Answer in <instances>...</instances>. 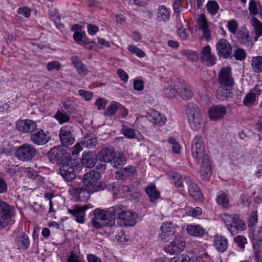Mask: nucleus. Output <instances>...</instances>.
I'll return each mask as SVG.
<instances>
[{"label":"nucleus","instance_id":"nucleus-1","mask_svg":"<svg viewBox=\"0 0 262 262\" xmlns=\"http://www.w3.org/2000/svg\"><path fill=\"white\" fill-rule=\"evenodd\" d=\"M94 215L92 223L97 229H100L103 226H113L115 224V217L118 224L121 226H133L136 223L138 218L137 214L129 211L121 205H116L108 210L97 209L94 210Z\"/></svg>","mask_w":262,"mask_h":262},{"label":"nucleus","instance_id":"nucleus-2","mask_svg":"<svg viewBox=\"0 0 262 262\" xmlns=\"http://www.w3.org/2000/svg\"><path fill=\"white\" fill-rule=\"evenodd\" d=\"M221 84L217 91V95L221 99H225L231 97V90L234 84V78L232 76L231 70L229 68L222 69L219 76Z\"/></svg>","mask_w":262,"mask_h":262},{"label":"nucleus","instance_id":"nucleus-3","mask_svg":"<svg viewBox=\"0 0 262 262\" xmlns=\"http://www.w3.org/2000/svg\"><path fill=\"white\" fill-rule=\"evenodd\" d=\"M101 178V173L95 170H90L84 175L83 182L88 192L93 193L104 189L106 184L100 181Z\"/></svg>","mask_w":262,"mask_h":262},{"label":"nucleus","instance_id":"nucleus-4","mask_svg":"<svg viewBox=\"0 0 262 262\" xmlns=\"http://www.w3.org/2000/svg\"><path fill=\"white\" fill-rule=\"evenodd\" d=\"M221 220L232 235H234L236 231H243L246 229L245 223L236 214H222L221 215Z\"/></svg>","mask_w":262,"mask_h":262},{"label":"nucleus","instance_id":"nucleus-5","mask_svg":"<svg viewBox=\"0 0 262 262\" xmlns=\"http://www.w3.org/2000/svg\"><path fill=\"white\" fill-rule=\"evenodd\" d=\"M186 114L189 124L195 130L201 127L203 115L201 110L194 103H189L186 107Z\"/></svg>","mask_w":262,"mask_h":262},{"label":"nucleus","instance_id":"nucleus-6","mask_svg":"<svg viewBox=\"0 0 262 262\" xmlns=\"http://www.w3.org/2000/svg\"><path fill=\"white\" fill-rule=\"evenodd\" d=\"M15 215L14 208L6 202L0 201V229L6 227L9 224H13L12 220Z\"/></svg>","mask_w":262,"mask_h":262},{"label":"nucleus","instance_id":"nucleus-7","mask_svg":"<svg viewBox=\"0 0 262 262\" xmlns=\"http://www.w3.org/2000/svg\"><path fill=\"white\" fill-rule=\"evenodd\" d=\"M47 156L53 163L60 165L69 161L71 155L60 147H54L47 154Z\"/></svg>","mask_w":262,"mask_h":262},{"label":"nucleus","instance_id":"nucleus-8","mask_svg":"<svg viewBox=\"0 0 262 262\" xmlns=\"http://www.w3.org/2000/svg\"><path fill=\"white\" fill-rule=\"evenodd\" d=\"M205 146L202 138L196 136L191 142V152L192 157L196 160L198 163L199 160L203 159L205 156Z\"/></svg>","mask_w":262,"mask_h":262},{"label":"nucleus","instance_id":"nucleus-9","mask_svg":"<svg viewBox=\"0 0 262 262\" xmlns=\"http://www.w3.org/2000/svg\"><path fill=\"white\" fill-rule=\"evenodd\" d=\"M36 150L31 144L25 143L18 147L16 151V156L21 161H29L36 155Z\"/></svg>","mask_w":262,"mask_h":262},{"label":"nucleus","instance_id":"nucleus-10","mask_svg":"<svg viewBox=\"0 0 262 262\" xmlns=\"http://www.w3.org/2000/svg\"><path fill=\"white\" fill-rule=\"evenodd\" d=\"M165 248V251L170 254H174L181 252L184 250L185 242L179 235L174 236Z\"/></svg>","mask_w":262,"mask_h":262},{"label":"nucleus","instance_id":"nucleus-11","mask_svg":"<svg viewBox=\"0 0 262 262\" xmlns=\"http://www.w3.org/2000/svg\"><path fill=\"white\" fill-rule=\"evenodd\" d=\"M60 172L62 178L67 181H71L76 178L75 170L77 166L72 162L71 159L69 161L60 164Z\"/></svg>","mask_w":262,"mask_h":262},{"label":"nucleus","instance_id":"nucleus-12","mask_svg":"<svg viewBox=\"0 0 262 262\" xmlns=\"http://www.w3.org/2000/svg\"><path fill=\"white\" fill-rule=\"evenodd\" d=\"M50 139L49 132L41 129H35L31 135V141L36 145H44Z\"/></svg>","mask_w":262,"mask_h":262},{"label":"nucleus","instance_id":"nucleus-13","mask_svg":"<svg viewBox=\"0 0 262 262\" xmlns=\"http://www.w3.org/2000/svg\"><path fill=\"white\" fill-rule=\"evenodd\" d=\"M217 53L220 57L228 58L232 53V46L227 39H221L216 44Z\"/></svg>","mask_w":262,"mask_h":262},{"label":"nucleus","instance_id":"nucleus-14","mask_svg":"<svg viewBox=\"0 0 262 262\" xmlns=\"http://www.w3.org/2000/svg\"><path fill=\"white\" fill-rule=\"evenodd\" d=\"M72 132V128L70 125H65L61 128L59 138L62 145L69 146L74 143L75 138Z\"/></svg>","mask_w":262,"mask_h":262},{"label":"nucleus","instance_id":"nucleus-15","mask_svg":"<svg viewBox=\"0 0 262 262\" xmlns=\"http://www.w3.org/2000/svg\"><path fill=\"white\" fill-rule=\"evenodd\" d=\"M261 93L262 90L259 86L256 85L245 95L243 99V105L246 107L254 105Z\"/></svg>","mask_w":262,"mask_h":262},{"label":"nucleus","instance_id":"nucleus-16","mask_svg":"<svg viewBox=\"0 0 262 262\" xmlns=\"http://www.w3.org/2000/svg\"><path fill=\"white\" fill-rule=\"evenodd\" d=\"M200 172L202 180L206 181L209 180L212 174V168L208 156H205L203 157Z\"/></svg>","mask_w":262,"mask_h":262},{"label":"nucleus","instance_id":"nucleus-17","mask_svg":"<svg viewBox=\"0 0 262 262\" xmlns=\"http://www.w3.org/2000/svg\"><path fill=\"white\" fill-rule=\"evenodd\" d=\"M160 231L159 238L163 242L169 241L176 235L174 234V229L170 223H164L161 226Z\"/></svg>","mask_w":262,"mask_h":262},{"label":"nucleus","instance_id":"nucleus-18","mask_svg":"<svg viewBox=\"0 0 262 262\" xmlns=\"http://www.w3.org/2000/svg\"><path fill=\"white\" fill-rule=\"evenodd\" d=\"M227 108L221 105H215L210 107L208 111L209 117L213 121H218L226 115Z\"/></svg>","mask_w":262,"mask_h":262},{"label":"nucleus","instance_id":"nucleus-19","mask_svg":"<svg viewBox=\"0 0 262 262\" xmlns=\"http://www.w3.org/2000/svg\"><path fill=\"white\" fill-rule=\"evenodd\" d=\"M146 117L149 121L159 126L164 125L167 120L163 115L155 110H150L146 113Z\"/></svg>","mask_w":262,"mask_h":262},{"label":"nucleus","instance_id":"nucleus-20","mask_svg":"<svg viewBox=\"0 0 262 262\" xmlns=\"http://www.w3.org/2000/svg\"><path fill=\"white\" fill-rule=\"evenodd\" d=\"M87 209V205L83 206L75 205L72 208L68 209V212L75 217L77 223L82 224L84 222L85 211Z\"/></svg>","mask_w":262,"mask_h":262},{"label":"nucleus","instance_id":"nucleus-21","mask_svg":"<svg viewBox=\"0 0 262 262\" xmlns=\"http://www.w3.org/2000/svg\"><path fill=\"white\" fill-rule=\"evenodd\" d=\"M201 60L202 62L209 66H212L215 63L216 58L211 53V48L209 45H206L202 49L201 52Z\"/></svg>","mask_w":262,"mask_h":262},{"label":"nucleus","instance_id":"nucleus-22","mask_svg":"<svg viewBox=\"0 0 262 262\" xmlns=\"http://www.w3.org/2000/svg\"><path fill=\"white\" fill-rule=\"evenodd\" d=\"M16 128L23 133L31 132L37 127L35 122L31 120H20L16 124Z\"/></svg>","mask_w":262,"mask_h":262},{"label":"nucleus","instance_id":"nucleus-23","mask_svg":"<svg viewBox=\"0 0 262 262\" xmlns=\"http://www.w3.org/2000/svg\"><path fill=\"white\" fill-rule=\"evenodd\" d=\"M199 28L202 31L203 36L207 40L211 39V30L209 29V24L207 21L206 16L202 14L198 18Z\"/></svg>","mask_w":262,"mask_h":262},{"label":"nucleus","instance_id":"nucleus-24","mask_svg":"<svg viewBox=\"0 0 262 262\" xmlns=\"http://www.w3.org/2000/svg\"><path fill=\"white\" fill-rule=\"evenodd\" d=\"M186 183L188 185V190L189 194L195 200H200L202 198V194L200 188L195 183L192 182L191 178L185 177Z\"/></svg>","mask_w":262,"mask_h":262},{"label":"nucleus","instance_id":"nucleus-25","mask_svg":"<svg viewBox=\"0 0 262 262\" xmlns=\"http://www.w3.org/2000/svg\"><path fill=\"white\" fill-rule=\"evenodd\" d=\"M213 245L218 251L224 252L228 249V241L225 236L216 235L214 236Z\"/></svg>","mask_w":262,"mask_h":262},{"label":"nucleus","instance_id":"nucleus-26","mask_svg":"<svg viewBox=\"0 0 262 262\" xmlns=\"http://www.w3.org/2000/svg\"><path fill=\"white\" fill-rule=\"evenodd\" d=\"M114 157L115 153L112 148H103L97 155V159L104 162L112 161Z\"/></svg>","mask_w":262,"mask_h":262},{"label":"nucleus","instance_id":"nucleus-27","mask_svg":"<svg viewBox=\"0 0 262 262\" xmlns=\"http://www.w3.org/2000/svg\"><path fill=\"white\" fill-rule=\"evenodd\" d=\"M179 96L183 99L187 100L191 98L193 96V93L189 88V85L184 81H180L178 86Z\"/></svg>","mask_w":262,"mask_h":262},{"label":"nucleus","instance_id":"nucleus-28","mask_svg":"<svg viewBox=\"0 0 262 262\" xmlns=\"http://www.w3.org/2000/svg\"><path fill=\"white\" fill-rule=\"evenodd\" d=\"M15 242L18 249L22 250H27L30 246V240L28 236L25 233L21 232L18 235L15 239Z\"/></svg>","mask_w":262,"mask_h":262},{"label":"nucleus","instance_id":"nucleus-29","mask_svg":"<svg viewBox=\"0 0 262 262\" xmlns=\"http://www.w3.org/2000/svg\"><path fill=\"white\" fill-rule=\"evenodd\" d=\"M137 174V171L135 167L133 166H129L120 171H117L116 177L118 179L123 180L126 177H130Z\"/></svg>","mask_w":262,"mask_h":262},{"label":"nucleus","instance_id":"nucleus-30","mask_svg":"<svg viewBox=\"0 0 262 262\" xmlns=\"http://www.w3.org/2000/svg\"><path fill=\"white\" fill-rule=\"evenodd\" d=\"M98 160L91 152H84L82 155V163L86 167L91 168L93 167Z\"/></svg>","mask_w":262,"mask_h":262},{"label":"nucleus","instance_id":"nucleus-31","mask_svg":"<svg viewBox=\"0 0 262 262\" xmlns=\"http://www.w3.org/2000/svg\"><path fill=\"white\" fill-rule=\"evenodd\" d=\"M170 16V10L169 8L163 5L158 7L157 13V18L158 21H165L169 18Z\"/></svg>","mask_w":262,"mask_h":262},{"label":"nucleus","instance_id":"nucleus-32","mask_svg":"<svg viewBox=\"0 0 262 262\" xmlns=\"http://www.w3.org/2000/svg\"><path fill=\"white\" fill-rule=\"evenodd\" d=\"M145 191L148 195L150 201L154 202L160 196V192L156 189L154 184H151L145 188Z\"/></svg>","mask_w":262,"mask_h":262},{"label":"nucleus","instance_id":"nucleus-33","mask_svg":"<svg viewBox=\"0 0 262 262\" xmlns=\"http://www.w3.org/2000/svg\"><path fill=\"white\" fill-rule=\"evenodd\" d=\"M189 235L195 236H202L205 233V230L200 225H188L186 228Z\"/></svg>","mask_w":262,"mask_h":262},{"label":"nucleus","instance_id":"nucleus-34","mask_svg":"<svg viewBox=\"0 0 262 262\" xmlns=\"http://www.w3.org/2000/svg\"><path fill=\"white\" fill-rule=\"evenodd\" d=\"M251 66L252 70L255 73H262V56L253 57L251 59Z\"/></svg>","mask_w":262,"mask_h":262},{"label":"nucleus","instance_id":"nucleus-35","mask_svg":"<svg viewBox=\"0 0 262 262\" xmlns=\"http://www.w3.org/2000/svg\"><path fill=\"white\" fill-rule=\"evenodd\" d=\"M69 192L76 199H80L84 197L85 191L81 187L72 185L69 187Z\"/></svg>","mask_w":262,"mask_h":262},{"label":"nucleus","instance_id":"nucleus-36","mask_svg":"<svg viewBox=\"0 0 262 262\" xmlns=\"http://www.w3.org/2000/svg\"><path fill=\"white\" fill-rule=\"evenodd\" d=\"M97 142L96 137L94 134H88L82 140L83 146L87 148L94 147L96 145Z\"/></svg>","mask_w":262,"mask_h":262},{"label":"nucleus","instance_id":"nucleus-37","mask_svg":"<svg viewBox=\"0 0 262 262\" xmlns=\"http://www.w3.org/2000/svg\"><path fill=\"white\" fill-rule=\"evenodd\" d=\"M27 172L28 177L33 180L38 185H41L44 182V178L34 171L31 168H27Z\"/></svg>","mask_w":262,"mask_h":262},{"label":"nucleus","instance_id":"nucleus-38","mask_svg":"<svg viewBox=\"0 0 262 262\" xmlns=\"http://www.w3.org/2000/svg\"><path fill=\"white\" fill-rule=\"evenodd\" d=\"M206 8L208 13L213 16L217 13L219 9V5L215 1L210 0L207 3Z\"/></svg>","mask_w":262,"mask_h":262},{"label":"nucleus","instance_id":"nucleus-39","mask_svg":"<svg viewBox=\"0 0 262 262\" xmlns=\"http://www.w3.org/2000/svg\"><path fill=\"white\" fill-rule=\"evenodd\" d=\"M68 262H85L82 256L80 255L79 252L72 250L69 253L67 258Z\"/></svg>","mask_w":262,"mask_h":262},{"label":"nucleus","instance_id":"nucleus-40","mask_svg":"<svg viewBox=\"0 0 262 262\" xmlns=\"http://www.w3.org/2000/svg\"><path fill=\"white\" fill-rule=\"evenodd\" d=\"M119 107H121V105L119 103L113 102L106 109L104 114L108 116H111L119 110Z\"/></svg>","mask_w":262,"mask_h":262},{"label":"nucleus","instance_id":"nucleus-41","mask_svg":"<svg viewBox=\"0 0 262 262\" xmlns=\"http://www.w3.org/2000/svg\"><path fill=\"white\" fill-rule=\"evenodd\" d=\"M163 93L166 97L172 98L177 96L178 92L172 85H169L163 89Z\"/></svg>","mask_w":262,"mask_h":262},{"label":"nucleus","instance_id":"nucleus-42","mask_svg":"<svg viewBox=\"0 0 262 262\" xmlns=\"http://www.w3.org/2000/svg\"><path fill=\"white\" fill-rule=\"evenodd\" d=\"M113 160H114L113 166L115 167H118L119 166H122L126 162L125 156L121 153H119L116 156L115 155V157Z\"/></svg>","mask_w":262,"mask_h":262},{"label":"nucleus","instance_id":"nucleus-43","mask_svg":"<svg viewBox=\"0 0 262 262\" xmlns=\"http://www.w3.org/2000/svg\"><path fill=\"white\" fill-rule=\"evenodd\" d=\"M55 118L58 121V122L60 124L63 123L64 122H67L70 119V118L69 116L67 114V113H63V110H62V111H58L55 115Z\"/></svg>","mask_w":262,"mask_h":262},{"label":"nucleus","instance_id":"nucleus-44","mask_svg":"<svg viewBox=\"0 0 262 262\" xmlns=\"http://www.w3.org/2000/svg\"><path fill=\"white\" fill-rule=\"evenodd\" d=\"M171 177L173 180L175 186L178 188H180L183 186V182H185V177L183 178L178 172H173L171 174Z\"/></svg>","mask_w":262,"mask_h":262},{"label":"nucleus","instance_id":"nucleus-45","mask_svg":"<svg viewBox=\"0 0 262 262\" xmlns=\"http://www.w3.org/2000/svg\"><path fill=\"white\" fill-rule=\"evenodd\" d=\"M252 25L255 29L257 39L262 35V23L254 17L252 19Z\"/></svg>","mask_w":262,"mask_h":262},{"label":"nucleus","instance_id":"nucleus-46","mask_svg":"<svg viewBox=\"0 0 262 262\" xmlns=\"http://www.w3.org/2000/svg\"><path fill=\"white\" fill-rule=\"evenodd\" d=\"M177 23L176 27L177 28V31L182 30L184 28H188V24L186 22L183 17L180 16V14H177Z\"/></svg>","mask_w":262,"mask_h":262},{"label":"nucleus","instance_id":"nucleus-47","mask_svg":"<svg viewBox=\"0 0 262 262\" xmlns=\"http://www.w3.org/2000/svg\"><path fill=\"white\" fill-rule=\"evenodd\" d=\"M216 202L219 205L224 208H227L229 206V199L225 193L219 195L216 198Z\"/></svg>","mask_w":262,"mask_h":262},{"label":"nucleus","instance_id":"nucleus-48","mask_svg":"<svg viewBox=\"0 0 262 262\" xmlns=\"http://www.w3.org/2000/svg\"><path fill=\"white\" fill-rule=\"evenodd\" d=\"M127 49L130 53L136 55L140 58L143 57L145 55V53L143 51L138 48L135 46L129 45L128 46Z\"/></svg>","mask_w":262,"mask_h":262},{"label":"nucleus","instance_id":"nucleus-49","mask_svg":"<svg viewBox=\"0 0 262 262\" xmlns=\"http://www.w3.org/2000/svg\"><path fill=\"white\" fill-rule=\"evenodd\" d=\"M258 221V214L257 211H252L249 217L248 226L254 227L256 225Z\"/></svg>","mask_w":262,"mask_h":262},{"label":"nucleus","instance_id":"nucleus-50","mask_svg":"<svg viewBox=\"0 0 262 262\" xmlns=\"http://www.w3.org/2000/svg\"><path fill=\"white\" fill-rule=\"evenodd\" d=\"M238 36L240 42L246 43L249 41L248 32L246 30H240L238 32Z\"/></svg>","mask_w":262,"mask_h":262},{"label":"nucleus","instance_id":"nucleus-51","mask_svg":"<svg viewBox=\"0 0 262 262\" xmlns=\"http://www.w3.org/2000/svg\"><path fill=\"white\" fill-rule=\"evenodd\" d=\"M227 27L229 31L233 34H235L238 27V23L234 20H230L227 24Z\"/></svg>","mask_w":262,"mask_h":262},{"label":"nucleus","instance_id":"nucleus-52","mask_svg":"<svg viewBox=\"0 0 262 262\" xmlns=\"http://www.w3.org/2000/svg\"><path fill=\"white\" fill-rule=\"evenodd\" d=\"M234 56L238 60H243L246 57V53L244 49L238 48L234 51Z\"/></svg>","mask_w":262,"mask_h":262},{"label":"nucleus","instance_id":"nucleus-53","mask_svg":"<svg viewBox=\"0 0 262 262\" xmlns=\"http://www.w3.org/2000/svg\"><path fill=\"white\" fill-rule=\"evenodd\" d=\"M234 241L238 247L241 249H244L245 245L247 243V239L243 235H238L234 237Z\"/></svg>","mask_w":262,"mask_h":262},{"label":"nucleus","instance_id":"nucleus-54","mask_svg":"<svg viewBox=\"0 0 262 262\" xmlns=\"http://www.w3.org/2000/svg\"><path fill=\"white\" fill-rule=\"evenodd\" d=\"M169 262H190V257L186 254H182L171 259Z\"/></svg>","mask_w":262,"mask_h":262},{"label":"nucleus","instance_id":"nucleus-55","mask_svg":"<svg viewBox=\"0 0 262 262\" xmlns=\"http://www.w3.org/2000/svg\"><path fill=\"white\" fill-rule=\"evenodd\" d=\"M60 63L57 61H52L49 62L47 66V69L49 71L53 70L58 71L60 69Z\"/></svg>","mask_w":262,"mask_h":262},{"label":"nucleus","instance_id":"nucleus-56","mask_svg":"<svg viewBox=\"0 0 262 262\" xmlns=\"http://www.w3.org/2000/svg\"><path fill=\"white\" fill-rule=\"evenodd\" d=\"M79 95L81 96L85 100L90 101L92 99L93 93L90 91H87L84 90H80L78 91Z\"/></svg>","mask_w":262,"mask_h":262},{"label":"nucleus","instance_id":"nucleus-57","mask_svg":"<svg viewBox=\"0 0 262 262\" xmlns=\"http://www.w3.org/2000/svg\"><path fill=\"white\" fill-rule=\"evenodd\" d=\"M168 141L172 145L171 148L173 152L176 154L179 153L180 152V146L175 139L173 138H169Z\"/></svg>","mask_w":262,"mask_h":262},{"label":"nucleus","instance_id":"nucleus-58","mask_svg":"<svg viewBox=\"0 0 262 262\" xmlns=\"http://www.w3.org/2000/svg\"><path fill=\"white\" fill-rule=\"evenodd\" d=\"M178 34L182 40L186 39L189 36L188 27L177 31Z\"/></svg>","mask_w":262,"mask_h":262},{"label":"nucleus","instance_id":"nucleus-59","mask_svg":"<svg viewBox=\"0 0 262 262\" xmlns=\"http://www.w3.org/2000/svg\"><path fill=\"white\" fill-rule=\"evenodd\" d=\"M111 187L115 194L122 193V183L114 182L112 183Z\"/></svg>","mask_w":262,"mask_h":262},{"label":"nucleus","instance_id":"nucleus-60","mask_svg":"<svg viewBox=\"0 0 262 262\" xmlns=\"http://www.w3.org/2000/svg\"><path fill=\"white\" fill-rule=\"evenodd\" d=\"M185 55L186 58L191 61H195L198 59V56L196 53L193 51H187L185 52Z\"/></svg>","mask_w":262,"mask_h":262},{"label":"nucleus","instance_id":"nucleus-61","mask_svg":"<svg viewBox=\"0 0 262 262\" xmlns=\"http://www.w3.org/2000/svg\"><path fill=\"white\" fill-rule=\"evenodd\" d=\"M83 146L82 141L81 142L77 143V144L72 148L71 151L72 155H78L79 152L82 150Z\"/></svg>","mask_w":262,"mask_h":262},{"label":"nucleus","instance_id":"nucleus-62","mask_svg":"<svg viewBox=\"0 0 262 262\" xmlns=\"http://www.w3.org/2000/svg\"><path fill=\"white\" fill-rule=\"evenodd\" d=\"M202 213V209L199 207H196L194 208H191L189 210V214L193 216V217H196L198 215H200Z\"/></svg>","mask_w":262,"mask_h":262},{"label":"nucleus","instance_id":"nucleus-63","mask_svg":"<svg viewBox=\"0 0 262 262\" xmlns=\"http://www.w3.org/2000/svg\"><path fill=\"white\" fill-rule=\"evenodd\" d=\"M95 105L99 110H103L106 105V101L104 99L99 98L95 101Z\"/></svg>","mask_w":262,"mask_h":262},{"label":"nucleus","instance_id":"nucleus-64","mask_svg":"<svg viewBox=\"0 0 262 262\" xmlns=\"http://www.w3.org/2000/svg\"><path fill=\"white\" fill-rule=\"evenodd\" d=\"M17 13L26 17H29L30 15L31 10L27 7L20 8L18 9Z\"/></svg>","mask_w":262,"mask_h":262}]
</instances>
